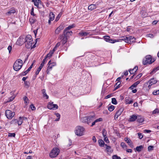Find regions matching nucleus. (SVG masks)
Returning <instances> with one entry per match:
<instances>
[{"label":"nucleus","instance_id":"nucleus-1","mask_svg":"<svg viewBox=\"0 0 159 159\" xmlns=\"http://www.w3.org/2000/svg\"><path fill=\"white\" fill-rule=\"evenodd\" d=\"M25 46L27 48H34L35 44L32 47L33 44V39L32 36L30 35L26 36L24 39Z\"/></svg>","mask_w":159,"mask_h":159},{"label":"nucleus","instance_id":"nucleus-2","mask_svg":"<svg viewBox=\"0 0 159 159\" xmlns=\"http://www.w3.org/2000/svg\"><path fill=\"white\" fill-rule=\"evenodd\" d=\"M75 134L77 136H82L84 134L85 129L83 126H77L75 128Z\"/></svg>","mask_w":159,"mask_h":159},{"label":"nucleus","instance_id":"nucleus-3","mask_svg":"<svg viewBox=\"0 0 159 159\" xmlns=\"http://www.w3.org/2000/svg\"><path fill=\"white\" fill-rule=\"evenodd\" d=\"M22 66V61L20 59H18L14 63L13 68L15 71H18L21 68Z\"/></svg>","mask_w":159,"mask_h":159},{"label":"nucleus","instance_id":"nucleus-4","mask_svg":"<svg viewBox=\"0 0 159 159\" xmlns=\"http://www.w3.org/2000/svg\"><path fill=\"white\" fill-rule=\"evenodd\" d=\"M95 115L93 114L87 117H85L83 118L82 122L87 123L89 125L90 123L96 119Z\"/></svg>","mask_w":159,"mask_h":159},{"label":"nucleus","instance_id":"nucleus-5","mask_svg":"<svg viewBox=\"0 0 159 159\" xmlns=\"http://www.w3.org/2000/svg\"><path fill=\"white\" fill-rule=\"evenodd\" d=\"M59 149L57 148H54L49 153V156L52 158L55 157L59 154Z\"/></svg>","mask_w":159,"mask_h":159},{"label":"nucleus","instance_id":"nucleus-6","mask_svg":"<svg viewBox=\"0 0 159 159\" xmlns=\"http://www.w3.org/2000/svg\"><path fill=\"white\" fill-rule=\"evenodd\" d=\"M154 60L152 59V57L150 55L146 56L145 59L143 61V63L144 65L147 64H151L154 61Z\"/></svg>","mask_w":159,"mask_h":159},{"label":"nucleus","instance_id":"nucleus-7","mask_svg":"<svg viewBox=\"0 0 159 159\" xmlns=\"http://www.w3.org/2000/svg\"><path fill=\"white\" fill-rule=\"evenodd\" d=\"M157 82V80L154 78H152L149 81L146 83L145 85V86L148 85V87L149 89L152 85L156 84Z\"/></svg>","mask_w":159,"mask_h":159},{"label":"nucleus","instance_id":"nucleus-8","mask_svg":"<svg viewBox=\"0 0 159 159\" xmlns=\"http://www.w3.org/2000/svg\"><path fill=\"white\" fill-rule=\"evenodd\" d=\"M48 66L46 70V72L48 74L49 72L51 70L53 66H55L56 64L55 62H51V61H50L48 64Z\"/></svg>","mask_w":159,"mask_h":159},{"label":"nucleus","instance_id":"nucleus-9","mask_svg":"<svg viewBox=\"0 0 159 159\" xmlns=\"http://www.w3.org/2000/svg\"><path fill=\"white\" fill-rule=\"evenodd\" d=\"M15 113L10 110H7L5 111V115L8 119H11L14 116Z\"/></svg>","mask_w":159,"mask_h":159},{"label":"nucleus","instance_id":"nucleus-10","mask_svg":"<svg viewBox=\"0 0 159 159\" xmlns=\"http://www.w3.org/2000/svg\"><path fill=\"white\" fill-rule=\"evenodd\" d=\"M103 38L106 41L111 43H114L118 41V40H113L110 39V36H105L103 37Z\"/></svg>","mask_w":159,"mask_h":159},{"label":"nucleus","instance_id":"nucleus-11","mask_svg":"<svg viewBox=\"0 0 159 159\" xmlns=\"http://www.w3.org/2000/svg\"><path fill=\"white\" fill-rule=\"evenodd\" d=\"M47 107L50 109L55 110L58 108V106L57 104H53V102L49 103L47 106Z\"/></svg>","mask_w":159,"mask_h":159},{"label":"nucleus","instance_id":"nucleus-12","mask_svg":"<svg viewBox=\"0 0 159 159\" xmlns=\"http://www.w3.org/2000/svg\"><path fill=\"white\" fill-rule=\"evenodd\" d=\"M46 61H45V59H43V61L41 63L40 66L38 68L37 70L36 71L35 74L36 75H38L39 74V71L41 70L44 64L45 63Z\"/></svg>","mask_w":159,"mask_h":159},{"label":"nucleus","instance_id":"nucleus-13","mask_svg":"<svg viewBox=\"0 0 159 159\" xmlns=\"http://www.w3.org/2000/svg\"><path fill=\"white\" fill-rule=\"evenodd\" d=\"M60 38L62 45H64L67 42L68 38L61 35L60 36Z\"/></svg>","mask_w":159,"mask_h":159},{"label":"nucleus","instance_id":"nucleus-14","mask_svg":"<svg viewBox=\"0 0 159 159\" xmlns=\"http://www.w3.org/2000/svg\"><path fill=\"white\" fill-rule=\"evenodd\" d=\"M35 60H34L33 61L34 62L32 63V64L30 65V67L28 68V69L26 70L23 72H22L21 73V75L24 76L27 74V73L31 70V69L32 68L33 66V65L34 63L35 62Z\"/></svg>","mask_w":159,"mask_h":159},{"label":"nucleus","instance_id":"nucleus-15","mask_svg":"<svg viewBox=\"0 0 159 159\" xmlns=\"http://www.w3.org/2000/svg\"><path fill=\"white\" fill-rule=\"evenodd\" d=\"M49 16V18L48 21V23L49 25H50L51 24V21L54 20L55 16L54 14L52 12L50 13Z\"/></svg>","mask_w":159,"mask_h":159},{"label":"nucleus","instance_id":"nucleus-16","mask_svg":"<svg viewBox=\"0 0 159 159\" xmlns=\"http://www.w3.org/2000/svg\"><path fill=\"white\" fill-rule=\"evenodd\" d=\"M123 111V108H120L116 113L115 116V119L116 120L118 117L121 114Z\"/></svg>","mask_w":159,"mask_h":159},{"label":"nucleus","instance_id":"nucleus-17","mask_svg":"<svg viewBox=\"0 0 159 159\" xmlns=\"http://www.w3.org/2000/svg\"><path fill=\"white\" fill-rule=\"evenodd\" d=\"M24 39L22 37H20L16 42L17 44L19 45H21L23 43H25Z\"/></svg>","mask_w":159,"mask_h":159},{"label":"nucleus","instance_id":"nucleus-18","mask_svg":"<svg viewBox=\"0 0 159 159\" xmlns=\"http://www.w3.org/2000/svg\"><path fill=\"white\" fill-rule=\"evenodd\" d=\"M72 31H69L68 30L65 31V30H64L63 32L64 36L67 38L69 37L70 36L72 35Z\"/></svg>","mask_w":159,"mask_h":159},{"label":"nucleus","instance_id":"nucleus-19","mask_svg":"<svg viewBox=\"0 0 159 159\" xmlns=\"http://www.w3.org/2000/svg\"><path fill=\"white\" fill-rule=\"evenodd\" d=\"M63 29V26L62 25H60L57 27L55 30V33L56 34H58L60 31Z\"/></svg>","mask_w":159,"mask_h":159},{"label":"nucleus","instance_id":"nucleus-20","mask_svg":"<svg viewBox=\"0 0 159 159\" xmlns=\"http://www.w3.org/2000/svg\"><path fill=\"white\" fill-rule=\"evenodd\" d=\"M103 120L102 118H100L98 119L95 120L92 123V125H91V126H93L96 123L98 122L102 121Z\"/></svg>","mask_w":159,"mask_h":159},{"label":"nucleus","instance_id":"nucleus-21","mask_svg":"<svg viewBox=\"0 0 159 159\" xmlns=\"http://www.w3.org/2000/svg\"><path fill=\"white\" fill-rule=\"evenodd\" d=\"M32 2H34V6L37 7H39V4L41 3V2L40 0H32Z\"/></svg>","mask_w":159,"mask_h":159},{"label":"nucleus","instance_id":"nucleus-22","mask_svg":"<svg viewBox=\"0 0 159 159\" xmlns=\"http://www.w3.org/2000/svg\"><path fill=\"white\" fill-rule=\"evenodd\" d=\"M140 83V81H136L130 86L129 89H133L134 88L136 87Z\"/></svg>","mask_w":159,"mask_h":159},{"label":"nucleus","instance_id":"nucleus-23","mask_svg":"<svg viewBox=\"0 0 159 159\" xmlns=\"http://www.w3.org/2000/svg\"><path fill=\"white\" fill-rule=\"evenodd\" d=\"M25 119H27V118L26 117H20L19 118V120H18L17 124L18 125H20L22 124L23 120Z\"/></svg>","mask_w":159,"mask_h":159},{"label":"nucleus","instance_id":"nucleus-24","mask_svg":"<svg viewBox=\"0 0 159 159\" xmlns=\"http://www.w3.org/2000/svg\"><path fill=\"white\" fill-rule=\"evenodd\" d=\"M137 116L134 115L130 116V118L129 119V121H134L137 119Z\"/></svg>","mask_w":159,"mask_h":159},{"label":"nucleus","instance_id":"nucleus-25","mask_svg":"<svg viewBox=\"0 0 159 159\" xmlns=\"http://www.w3.org/2000/svg\"><path fill=\"white\" fill-rule=\"evenodd\" d=\"M97 7L96 5L91 4L88 7V9L89 10H90L91 11L96 8Z\"/></svg>","mask_w":159,"mask_h":159},{"label":"nucleus","instance_id":"nucleus-26","mask_svg":"<svg viewBox=\"0 0 159 159\" xmlns=\"http://www.w3.org/2000/svg\"><path fill=\"white\" fill-rule=\"evenodd\" d=\"M129 43H134L135 42V39L134 36H130L128 37Z\"/></svg>","mask_w":159,"mask_h":159},{"label":"nucleus","instance_id":"nucleus-27","mask_svg":"<svg viewBox=\"0 0 159 159\" xmlns=\"http://www.w3.org/2000/svg\"><path fill=\"white\" fill-rule=\"evenodd\" d=\"M133 102V100L130 99V98H126L125 100V103L126 104H132Z\"/></svg>","mask_w":159,"mask_h":159},{"label":"nucleus","instance_id":"nucleus-28","mask_svg":"<svg viewBox=\"0 0 159 159\" xmlns=\"http://www.w3.org/2000/svg\"><path fill=\"white\" fill-rule=\"evenodd\" d=\"M125 140L129 144L130 146H133L131 140L129 139L126 138L125 139Z\"/></svg>","mask_w":159,"mask_h":159},{"label":"nucleus","instance_id":"nucleus-29","mask_svg":"<svg viewBox=\"0 0 159 159\" xmlns=\"http://www.w3.org/2000/svg\"><path fill=\"white\" fill-rule=\"evenodd\" d=\"M144 121V119L143 117H141L140 116H138L137 118V121L139 123H142Z\"/></svg>","mask_w":159,"mask_h":159},{"label":"nucleus","instance_id":"nucleus-30","mask_svg":"<svg viewBox=\"0 0 159 159\" xmlns=\"http://www.w3.org/2000/svg\"><path fill=\"white\" fill-rule=\"evenodd\" d=\"M98 143L99 144V145L101 147H104V146H105V143L104 141L102 139H100L98 140Z\"/></svg>","mask_w":159,"mask_h":159},{"label":"nucleus","instance_id":"nucleus-31","mask_svg":"<svg viewBox=\"0 0 159 159\" xmlns=\"http://www.w3.org/2000/svg\"><path fill=\"white\" fill-rule=\"evenodd\" d=\"M16 12V11L14 9H12L10 11H9L7 12L6 13V14L8 16H9L10 15H11V14H14Z\"/></svg>","mask_w":159,"mask_h":159},{"label":"nucleus","instance_id":"nucleus-32","mask_svg":"<svg viewBox=\"0 0 159 159\" xmlns=\"http://www.w3.org/2000/svg\"><path fill=\"white\" fill-rule=\"evenodd\" d=\"M42 93L43 94V96L44 97H46L47 99L48 98V96L46 92V90L45 89H43L42 90Z\"/></svg>","mask_w":159,"mask_h":159},{"label":"nucleus","instance_id":"nucleus-33","mask_svg":"<svg viewBox=\"0 0 159 159\" xmlns=\"http://www.w3.org/2000/svg\"><path fill=\"white\" fill-rule=\"evenodd\" d=\"M79 35L82 36H86L90 34L89 32H80L79 33Z\"/></svg>","mask_w":159,"mask_h":159},{"label":"nucleus","instance_id":"nucleus-34","mask_svg":"<svg viewBox=\"0 0 159 159\" xmlns=\"http://www.w3.org/2000/svg\"><path fill=\"white\" fill-rule=\"evenodd\" d=\"M159 70V66H157L156 68H154L150 72V74L151 75L153 74Z\"/></svg>","mask_w":159,"mask_h":159},{"label":"nucleus","instance_id":"nucleus-35","mask_svg":"<svg viewBox=\"0 0 159 159\" xmlns=\"http://www.w3.org/2000/svg\"><path fill=\"white\" fill-rule=\"evenodd\" d=\"M29 20L31 24H33L36 21V19L34 17H31L30 18Z\"/></svg>","mask_w":159,"mask_h":159},{"label":"nucleus","instance_id":"nucleus-36","mask_svg":"<svg viewBox=\"0 0 159 159\" xmlns=\"http://www.w3.org/2000/svg\"><path fill=\"white\" fill-rule=\"evenodd\" d=\"M15 96L13 95L12 96L8 98V100L6 102V103L12 101L15 98Z\"/></svg>","mask_w":159,"mask_h":159},{"label":"nucleus","instance_id":"nucleus-37","mask_svg":"<svg viewBox=\"0 0 159 159\" xmlns=\"http://www.w3.org/2000/svg\"><path fill=\"white\" fill-rule=\"evenodd\" d=\"M128 37H122L120 39V40L124 41L125 42L129 43Z\"/></svg>","mask_w":159,"mask_h":159},{"label":"nucleus","instance_id":"nucleus-38","mask_svg":"<svg viewBox=\"0 0 159 159\" xmlns=\"http://www.w3.org/2000/svg\"><path fill=\"white\" fill-rule=\"evenodd\" d=\"M143 148V146L142 145H140L137 147L136 148V149L137 151L138 152H140Z\"/></svg>","mask_w":159,"mask_h":159},{"label":"nucleus","instance_id":"nucleus-39","mask_svg":"<svg viewBox=\"0 0 159 159\" xmlns=\"http://www.w3.org/2000/svg\"><path fill=\"white\" fill-rule=\"evenodd\" d=\"M54 114L57 117V118L55 120L56 121H58L60 118V115L58 113H55Z\"/></svg>","mask_w":159,"mask_h":159},{"label":"nucleus","instance_id":"nucleus-40","mask_svg":"<svg viewBox=\"0 0 159 159\" xmlns=\"http://www.w3.org/2000/svg\"><path fill=\"white\" fill-rule=\"evenodd\" d=\"M52 54L53 53L52 52V51H50V52L46 55L44 59H45V61H46L47 58L48 57H51Z\"/></svg>","mask_w":159,"mask_h":159},{"label":"nucleus","instance_id":"nucleus-41","mask_svg":"<svg viewBox=\"0 0 159 159\" xmlns=\"http://www.w3.org/2000/svg\"><path fill=\"white\" fill-rule=\"evenodd\" d=\"M105 146H106V150L107 152H112V151L111 149V147L107 146V144H105Z\"/></svg>","mask_w":159,"mask_h":159},{"label":"nucleus","instance_id":"nucleus-42","mask_svg":"<svg viewBox=\"0 0 159 159\" xmlns=\"http://www.w3.org/2000/svg\"><path fill=\"white\" fill-rule=\"evenodd\" d=\"M74 27V25H70L66 28L64 30H65V31H69V30L71 29Z\"/></svg>","mask_w":159,"mask_h":159},{"label":"nucleus","instance_id":"nucleus-43","mask_svg":"<svg viewBox=\"0 0 159 159\" xmlns=\"http://www.w3.org/2000/svg\"><path fill=\"white\" fill-rule=\"evenodd\" d=\"M114 108L115 107L113 105H111L108 107V109L109 111H112L114 110Z\"/></svg>","mask_w":159,"mask_h":159},{"label":"nucleus","instance_id":"nucleus-44","mask_svg":"<svg viewBox=\"0 0 159 159\" xmlns=\"http://www.w3.org/2000/svg\"><path fill=\"white\" fill-rule=\"evenodd\" d=\"M120 83H121L120 81H118L116 83L115 85V86H116L115 88V89H117L118 88L120 87Z\"/></svg>","mask_w":159,"mask_h":159},{"label":"nucleus","instance_id":"nucleus-45","mask_svg":"<svg viewBox=\"0 0 159 159\" xmlns=\"http://www.w3.org/2000/svg\"><path fill=\"white\" fill-rule=\"evenodd\" d=\"M159 113V110L157 108H156L152 112V114H156V113Z\"/></svg>","mask_w":159,"mask_h":159},{"label":"nucleus","instance_id":"nucleus-46","mask_svg":"<svg viewBox=\"0 0 159 159\" xmlns=\"http://www.w3.org/2000/svg\"><path fill=\"white\" fill-rule=\"evenodd\" d=\"M111 103L112 104L115 105H116L117 104V102L116 98H112Z\"/></svg>","mask_w":159,"mask_h":159},{"label":"nucleus","instance_id":"nucleus-47","mask_svg":"<svg viewBox=\"0 0 159 159\" xmlns=\"http://www.w3.org/2000/svg\"><path fill=\"white\" fill-rule=\"evenodd\" d=\"M34 8L32 7L31 10V13H30L31 14V15L33 16H34L35 17H37V16L34 13Z\"/></svg>","mask_w":159,"mask_h":159},{"label":"nucleus","instance_id":"nucleus-48","mask_svg":"<svg viewBox=\"0 0 159 159\" xmlns=\"http://www.w3.org/2000/svg\"><path fill=\"white\" fill-rule=\"evenodd\" d=\"M120 145L124 148H125L126 149L127 148V146L124 143H121L120 144Z\"/></svg>","mask_w":159,"mask_h":159},{"label":"nucleus","instance_id":"nucleus-49","mask_svg":"<svg viewBox=\"0 0 159 159\" xmlns=\"http://www.w3.org/2000/svg\"><path fill=\"white\" fill-rule=\"evenodd\" d=\"M112 159H121L120 157L118 156L117 155H114L112 157Z\"/></svg>","mask_w":159,"mask_h":159},{"label":"nucleus","instance_id":"nucleus-50","mask_svg":"<svg viewBox=\"0 0 159 159\" xmlns=\"http://www.w3.org/2000/svg\"><path fill=\"white\" fill-rule=\"evenodd\" d=\"M23 99L25 101V103L26 104H27L28 103V99L27 97L25 96L23 98Z\"/></svg>","mask_w":159,"mask_h":159},{"label":"nucleus","instance_id":"nucleus-51","mask_svg":"<svg viewBox=\"0 0 159 159\" xmlns=\"http://www.w3.org/2000/svg\"><path fill=\"white\" fill-rule=\"evenodd\" d=\"M61 14L60 13H59L57 16L56 17V19H55V21H57L60 18L61 16Z\"/></svg>","mask_w":159,"mask_h":159},{"label":"nucleus","instance_id":"nucleus-52","mask_svg":"<svg viewBox=\"0 0 159 159\" xmlns=\"http://www.w3.org/2000/svg\"><path fill=\"white\" fill-rule=\"evenodd\" d=\"M18 120L16 119L12 120L11 122V124H16L17 123Z\"/></svg>","mask_w":159,"mask_h":159},{"label":"nucleus","instance_id":"nucleus-53","mask_svg":"<svg viewBox=\"0 0 159 159\" xmlns=\"http://www.w3.org/2000/svg\"><path fill=\"white\" fill-rule=\"evenodd\" d=\"M15 133H9L8 134V136L10 137H15Z\"/></svg>","mask_w":159,"mask_h":159},{"label":"nucleus","instance_id":"nucleus-54","mask_svg":"<svg viewBox=\"0 0 159 159\" xmlns=\"http://www.w3.org/2000/svg\"><path fill=\"white\" fill-rule=\"evenodd\" d=\"M154 147L152 146H149L148 147V151H150L153 149Z\"/></svg>","mask_w":159,"mask_h":159},{"label":"nucleus","instance_id":"nucleus-55","mask_svg":"<svg viewBox=\"0 0 159 159\" xmlns=\"http://www.w3.org/2000/svg\"><path fill=\"white\" fill-rule=\"evenodd\" d=\"M147 37L153 38L154 37V35L152 34H149L147 35Z\"/></svg>","mask_w":159,"mask_h":159},{"label":"nucleus","instance_id":"nucleus-56","mask_svg":"<svg viewBox=\"0 0 159 159\" xmlns=\"http://www.w3.org/2000/svg\"><path fill=\"white\" fill-rule=\"evenodd\" d=\"M153 94L154 95H159L158 90L154 91L153 92Z\"/></svg>","mask_w":159,"mask_h":159},{"label":"nucleus","instance_id":"nucleus-57","mask_svg":"<svg viewBox=\"0 0 159 159\" xmlns=\"http://www.w3.org/2000/svg\"><path fill=\"white\" fill-rule=\"evenodd\" d=\"M104 140L105 142L107 143H108L109 142V140L107 137L104 138Z\"/></svg>","mask_w":159,"mask_h":159},{"label":"nucleus","instance_id":"nucleus-58","mask_svg":"<svg viewBox=\"0 0 159 159\" xmlns=\"http://www.w3.org/2000/svg\"><path fill=\"white\" fill-rule=\"evenodd\" d=\"M12 47L11 46H9L8 48H7V49L8 50V51H9V53H10L11 52L12 50Z\"/></svg>","mask_w":159,"mask_h":159},{"label":"nucleus","instance_id":"nucleus-59","mask_svg":"<svg viewBox=\"0 0 159 159\" xmlns=\"http://www.w3.org/2000/svg\"><path fill=\"white\" fill-rule=\"evenodd\" d=\"M138 69V67L137 66H135L133 69H132V71H133L134 73Z\"/></svg>","mask_w":159,"mask_h":159},{"label":"nucleus","instance_id":"nucleus-60","mask_svg":"<svg viewBox=\"0 0 159 159\" xmlns=\"http://www.w3.org/2000/svg\"><path fill=\"white\" fill-rule=\"evenodd\" d=\"M138 136L140 139H142L143 138V135L142 134V133H138Z\"/></svg>","mask_w":159,"mask_h":159},{"label":"nucleus","instance_id":"nucleus-61","mask_svg":"<svg viewBox=\"0 0 159 159\" xmlns=\"http://www.w3.org/2000/svg\"><path fill=\"white\" fill-rule=\"evenodd\" d=\"M30 108L33 110H34L35 109V107L34 106V105L33 104H31L30 105Z\"/></svg>","mask_w":159,"mask_h":159},{"label":"nucleus","instance_id":"nucleus-62","mask_svg":"<svg viewBox=\"0 0 159 159\" xmlns=\"http://www.w3.org/2000/svg\"><path fill=\"white\" fill-rule=\"evenodd\" d=\"M60 45V42L57 43L56 46H55V48L57 49V48H58Z\"/></svg>","mask_w":159,"mask_h":159},{"label":"nucleus","instance_id":"nucleus-63","mask_svg":"<svg viewBox=\"0 0 159 159\" xmlns=\"http://www.w3.org/2000/svg\"><path fill=\"white\" fill-rule=\"evenodd\" d=\"M92 140L93 141L94 143H96V137L95 136H93L92 138Z\"/></svg>","mask_w":159,"mask_h":159},{"label":"nucleus","instance_id":"nucleus-64","mask_svg":"<svg viewBox=\"0 0 159 159\" xmlns=\"http://www.w3.org/2000/svg\"><path fill=\"white\" fill-rule=\"evenodd\" d=\"M129 71L130 73V74H133L134 73V72L133 71H132V70L131 69L129 70Z\"/></svg>","mask_w":159,"mask_h":159}]
</instances>
